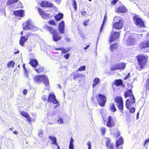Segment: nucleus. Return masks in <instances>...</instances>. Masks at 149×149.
<instances>
[{"instance_id":"f257e3e1","label":"nucleus","mask_w":149,"mask_h":149,"mask_svg":"<svg viewBox=\"0 0 149 149\" xmlns=\"http://www.w3.org/2000/svg\"><path fill=\"white\" fill-rule=\"evenodd\" d=\"M138 61L137 65L136 66V68L140 71L143 69L148 62V56L139 55L136 57Z\"/></svg>"},{"instance_id":"09e8293b","label":"nucleus","mask_w":149,"mask_h":149,"mask_svg":"<svg viewBox=\"0 0 149 149\" xmlns=\"http://www.w3.org/2000/svg\"><path fill=\"white\" fill-rule=\"evenodd\" d=\"M118 0H113L111 2V3L113 5H115L118 1Z\"/></svg>"},{"instance_id":"412c9836","label":"nucleus","mask_w":149,"mask_h":149,"mask_svg":"<svg viewBox=\"0 0 149 149\" xmlns=\"http://www.w3.org/2000/svg\"><path fill=\"white\" fill-rule=\"evenodd\" d=\"M30 35V34L28 33L26 35V37L24 36H22L21 37L19 41V43L21 46H24V43L27 41Z\"/></svg>"},{"instance_id":"393cba45","label":"nucleus","mask_w":149,"mask_h":149,"mask_svg":"<svg viewBox=\"0 0 149 149\" xmlns=\"http://www.w3.org/2000/svg\"><path fill=\"white\" fill-rule=\"evenodd\" d=\"M13 14L15 16L23 17L24 15V10H15L13 12Z\"/></svg>"},{"instance_id":"5fc2aeb1","label":"nucleus","mask_w":149,"mask_h":149,"mask_svg":"<svg viewBox=\"0 0 149 149\" xmlns=\"http://www.w3.org/2000/svg\"><path fill=\"white\" fill-rule=\"evenodd\" d=\"M104 24V22H102V23L101 25V27H100V32H101L102 31Z\"/></svg>"},{"instance_id":"58836bf2","label":"nucleus","mask_w":149,"mask_h":149,"mask_svg":"<svg viewBox=\"0 0 149 149\" xmlns=\"http://www.w3.org/2000/svg\"><path fill=\"white\" fill-rule=\"evenodd\" d=\"M19 0H8L7 2V4L10 5L14 4L18 1Z\"/></svg>"},{"instance_id":"2eb2a0df","label":"nucleus","mask_w":149,"mask_h":149,"mask_svg":"<svg viewBox=\"0 0 149 149\" xmlns=\"http://www.w3.org/2000/svg\"><path fill=\"white\" fill-rule=\"evenodd\" d=\"M139 48L141 50H144L149 47V40L141 42L139 45Z\"/></svg>"},{"instance_id":"37998d69","label":"nucleus","mask_w":149,"mask_h":149,"mask_svg":"<svg viewBox=\"0 0 149 149\" xmlns=\"http://www.w3.org/2000/svg\"><path fill=\"white\" fill-rule=\"evenodd\" d=\"M100 131L102 135H104L105 134L106 131L105 128L104 127H102L101 128Z\"/></svg>"},{"instance_id":"c756f323","label":"nucleus","mask_w":149,"mask_h":149,"mask_svg":"<svg viewBox=\"0 0 149 149\" xmlns=\"http://www.w3.org/2000/svg\"><path fill=\"white\" fill-rule=\"evenodd\" d=\"M63 14L61 13H58L54 17V18L56 21H58L63 18Z\"/></svg>"},{"instance_id":"cd10ccee","label":"nucleus","mask_w":149,"mask_h":149,"mask_svg":"<svg viewBox=\"0 0 149 149\" xmlns=\"http://www.w3.org/2000/svg\"><path fill=\"white\" fill-rule=\"evenodd\" d=\"M29 63L33 68H36L38 65V62L36 59H31Z\"/></svg>"},{"instance_id":"774afa93","label":"nucleus","mask_w":149,"mask_h":149,"mask_svg":"<svg viewBox=\"0 0 149 149\" xmlns=\"http://www.w3.org/2000/svg\"><path fill=\"white\" fill-rule=\"evenodd\" d=\"M139 113L138 112L136 114V119H138L139 118Z\"/></svg>"},{"instance_id":"0eeeda50","label":"nucleus","mask_w":149,"mask_h":149,"mask_svg":"<svg viewBox=\"0 0 149 149\" xmlns=\"http://www.w3.org/2000/svg\"><path fill=\"white\" fill-rule=\"evenodd\" d=\"M126 65V64L125 63L120 62L111 66L110 70L111 71H113L116 70L124 69L125 68Z\"/></svg>"},{"instance_id":"423d86ee","label":"nucleus","mask_w":149,"mask_h":149,"mask_svg":"<svg viewBox=\"0 0 149 149\" xmlns=\"http://www.w3.org/2000/svg\"><path fill=\"white\" fill-rule=\"evenodd\" d=\"M124 97L125 98L127 97L130 98V102L132 104H133L135 102V98L133 94L132 91V89H128L125 91L124 93Z\"/></svg>"},{"instance_id":"052dcab7","label":"nucleus","mask_w":149,"mask_h":149,"mask_svg":"<svg viewBox=\"0 0 149 149\" xmlns=\"http://www.w3.org/2000/svg\"><path fill=\"white\" fill-rule=\"evenodd\" d=\"M74 142V140L72 137L70 138V142L69 143L70 144H73V143Z\"/></svg>"},{"instance_id":"e433bc0d","label":"nucleus","mask_w":149,"mask_h":149,"mask_svg":"<svg viewBox=\"0 0 149 149\" xmlns=\"http://www.w3.org/2000/svg\"><path fill=\"white\" fill-rule=\"evenodd\" d=\"M15 64V62L14 61H11L8 63L7 66L8 68H13L14 67Z\"/></svg>"},{"instance_id":"4be33fe9","label":"nucleus","mask_w":149,"mask_h":149,"mask_svg":"<svg viewBox=\"0 0 149 149\" xmlns=\"http://www.w3.org/2000/svg\"><path fill=\"white\" fill-rule=\"evenodd\" d=\"M106 145L107 148L114 149V144L113 143H111V141L109 138H106Z\"/></svg>"},{"instance_id":"8fccbe9b","label":"nucleus","mask_w":149,"mask_h":149,"mask_svg":"<svg viewBox=\"0 0 149 149\" xmlns=\"http://www.w3.org/2000/svg\"><path fill=\"white\" fill-rule=\"evenodd\" d=\"M74 145L73 144H70L69 143V149H74Z\"/></svg>"},{"instance_id":"69168bd1","label":"nucleus","mask_w":149,"mask_h":149,"mask_svg":"<svg viewBox=\"0 0 149 149\" xmlns=\"http://www.w3.org/2000/svg\"><path fill=\"white\" fill-rule=\"evenodd\" d=\"M89 45H87L85 47H84V49H86L89 47Z\"/></svg>"},{"instance_id":"6ab92c4d","label":"nucleus","mask_w":149,"mask_h":149,"mask_svg":"<svg viewBox=\"0 0 149 149\" xmlns=\"http://www.w3.org/2000/svg\"><path fill=\"white\" fill-rule=\"evenodd\" d=\"M44 74L37 75L34 76L33 78L34 82L36 84H40L42 81L43 77Z\"/></svg>"},{"instance_id":"a18cd8bd","label":"nucleus","mask_w":149,"mask_h":149,"mask_svg":"<svg viewBox=\"0 0 149 149\" xmlns=\"http://www.w3.org/2000/svg\"><path fill=\"white\" fill-rule=\"evenodd\" d=\"M89 20V19L85 20L83 23V25L85 26H86L87 25V23L88 22Z\"/></svg>"},{"instance_id":"7ed1b4c3","label":"nucleus","mask_w":149,"mask_h":149,"mask_svg":"<svg viewBox=\"0 0 149 149\" xmlns=\"http://www.w3.org/2000/svg\"><path fill=\"white\" fill-rule=\"evenodd\" d=\"M22 26L23 29L25 30H32L33 31H36L38 30V28L34 26L32 24L31 21L30 20H28L24 22Z\"/></svg>"},{"instance_id":"bf43d9fd","label":"nucleus","mask_w":149,"mask_h":149,"mask_svg":"<svg viewBox=\"0 0 149 149\" xmlns=\"http://www.w3.org/2000/svg\"><path fill=\"white\" fill-rule=\"evenodd\" d=\"M130 76V73H128L127 75L125 77H124V79L125 80H126L127 79H128L129 78V77Z\"/></svg>"},{"instance_id":"3c124183","label":"nucleus","mask_w":149,"mask_h":149,"mask_svg":"<svg viewBox=\"0 0 149 149\" xmlns=\"http://www.w3.org/2000/svg\"><path fill=\"white\" fill-rule=\"evenodd\" d=\"M115 137L117 138L120 136V133L119 132H117L116 134H114Z\"/></svg>"},{"instance_id":"72a5a7b5","label":"nucleus","mask_w":149,"mask_h":149,"mask_svg":"<svg viewBox=\"0 0 149 149\" xmlns=\"http://www.w3.org/2000/svg\"><path fill=\"white\" fill-rule=\"evenodd\" d=\"M118 47L117 43H115L111 45L110 46V49L111 52H113L114 50L117 49Z\"/></svg>"},{"instance_id":"2f4dec72","label":"nucleus","mask_w":149,"mask_h":149,"mask_svg":"<svg viewBox=\"0 0 149 149\" xmlns=\"http://www.w3.org/2000/svg\"><path fill=\"white\" fill-rule=\"evenodd\" d=\"M83 75L80 73H73L72 77L74 80H76L77 79L80 78L83 76Z\"/></svg>"},{"instance_id":"1a4fd4ad","label":"nucleus","mask_w":149,"mask_h":149,"mask_svg":"<svg viewBox=\"0 0 149 149\" xmlns=\"http://www.w3.org/2000/svg\"><path fill=\"white\" fill-rule=\"evenodd\" d=\"M120 33L119 32H114L111 33L109 38V42H111L117 39H118L120 36Z\"/></svg>"},{"instance_id":"dca6fc26","label":"nucleus","mask_w":149,"mask_h":149,"mask_svg":"<svg viewBox=\"0 0 149 149\" xmlns=\"http://www.w3.org/2000/svg\"><path fill=\"white\" fill-rule=\"evenodd\" d=\"M123 142V140L122 137H120L119 139H117L115 143V146L116 148L117 149H123L122 146L120 147H119L122 145Z\"/></svg>"},{"instance_id":"a19ab883","label":"nucleus","mask_w":149,"mask_h":149,"mask_svg":"<svg viewBox=\"0 0 149 149\" xmlns=\"http://www.w3.org/2000/svg\"><path fill=\"white\" fill-rule=\"evenodd\" d=\"M70 50L69 49H66L64 47L62 48L61 50V53L63 54H65L69 52Z\"/></svg>"},{"instance_id":"49530a36","label":"nucleus","mask_w":149,"mask_h":149,"mask_svg":"<svg viewBox=\"0 0 149 149\" xmlns=\"http://www.w3.org/2000/svg\"><path fill=\"white\" fill-rule=\"evenodd\" d=\"M87 145L88 147V149H91V143L90 141H88Z\"/></svg>"},{"instance_id":"473e14b6","label":"nucleus","mask_w":149,"mask_h":149,"mask_svg":"<svg viewBox=\"0 0 149 149\" xmlns=\"http://www.w3.org/2000/svg\"><path fill=\"white\" fill-rule=\"evenodd\" d=\"M114 84L117 86H119L123 84V81L121 79L115 80L114 81Z\"/></svg>"},{"instance_id":"338daca9","label":"nucleus","mask_w":149,"mask_h":149,"mask_svg":"<svg viewBox=\"0 0 149 149\" xmlns=\"http://www.w3.org/2000/svg\"><path fill=\"white\" fill-rule=\"evenodd\" d=\"M23 67L24 70H26V68L25 67V64H23Z\"/></svg>"},{"instance_id":"39448f33","label":"nucleus","mask_w":149,"mask_h":149,"mask_svg":"<svg viewBox=\"0 0 149 149\" xmlns=\"http://www.w3.org/2000/svg\"><path fill=\"white\" fill-rule=\"evenodd\" d=\"M114 101L118 104L117 106L120 111H122L123 110L124 103L123 98L120 96L116 97L114 99Z\"/></svg>"},{"instance_id":"7c9ffc66","label":"nucleus","mask_w":149,"mask_h":149,"mask_svg":"<svg viewBox=\"0 0 149 149\" xmlns=\"http://www.w3.org/2000/svg\"><path fill=\"white\" fill-rule=\"evenodd\" d=\"M109 110L112 112H114L116 111V109L114 103H111L109 106Z\"/></svg>"},{"instance_id":"ea45409f","label":"nucleus","mask_w":149,"mask_h":149,"mask_svg":"<svg viewBox=\"0 0 149 149\" xmlns=\"http://www.w3.org/2000/svg\"><path fill=\"white\" fill-rule=\"evenodd\" d=\"M72 5L73 6L75 10L77 9V6L76 1L75 0H72L71 1Z\"/></svg>"},{"instance_id":"f704fd0d","label":"nucleus","mask_w":149,"mask_h":149,"mask_svg":"<svg viewBox=\"0 0 149 149\" xmlns=\"http://www.w3.org/2000/svg\"><path fill=\"white\" fill-rule=\"evenodd\" d=\"M34 70L38 73H40L43 72L44 68L42 67L39 66L37 68H34Z\"/></svg>"},{"instance_id":"6e6d98bb","label":"nucleus","mask_w":149,"mask_h":149,"mask_svg":"<svg viewBox=\"0 0 149 149\" xmlns=\"http://www.w3.org/2000/svg\"><path fill=\"white\" fill-rule=\"evenodd\" d=\"M27 90L26 89H25L23 91L22 93L25 95H26L27 93Z\"/></svg>"},{"instance_id":"5701e85b","label":"nucleus","mask_w":149,"mask_h":149,"mask_svg":"<svg viewBox=\"0 0 149 149\" xmlns=\"http://www.w3.org/2000/svg\"><path fill=\"white\" fill-rule=\"evenodd\" d=\"M65 23L63 20L59 23L58 26V30L60 33H64L65 31Z\"/></svg>"},{"instance_id":"b1692460","label":"nucleus","mask_w":149,"mask_h":149,"mask_svg":"<svg viewBox=\"0 0 149 149\" xmlns=\"http://www.w3.org/2000/svg\"><path fill=\"white\" fill-rule=\"evenodd\" d=\"M52 35L53 40L55 42H57L60 40L61 38V36L56 31Z\"/></svg>"},{"instance_id":"bb28decb","label":"nucleus","mask_w":149,"mask_h":149,"mask_svg":"<svg viewBox=\"0 0 149 149\" xmlns=\"http://www.w3.org/2000/svg\"><path fill=\"white\" fill-rule=\"evenodd\" d=\"M49 138L52 141V144H55L57 146V148L56 149H59V146L56 142V137L49 135Z\"/></svg>"},{"instance_id":"9d476101","label":"nucleus","mask_w":149,"mask_h":149,"mask_svg":"<svg viewBox=\"0 0 149 149\" xmlns=\"http://www.w3.org/2000/svg\"><path fill=\"white\" fill-rule=\"evenodd\" d=\"M20 114L23 117H24L26 119V121L29 124L32 123V122H35L34 119H32L31 117L27 113L24 111H22L20 113Z\"/></svg>"},{"instance_id":"c03bdc74","label":"nucleus","mask_w":149,"mask_h":149,"mask_svg":"<svg viewBox=\"0 0 149 149\" xmlns=\"http://www.w3.org/2000/svg\"><path fill=\"white\" fill-rule=\"evenodd\" d=\"M86 69V66L85 65H83L80 67L79 68L78 70L77 71H82Z\"/></svg>"},{"instance_id":"f3484780","label":"nucleus","mask_w":149,"mask_h":149,"mask_svg":"<svg viewBox=\"0 0 149 149\" xmlns=\"http://www.w3.org/2000/svg\"><path fill=\"white\" fill-rule=\"evenodd\" d=\"M123 21L121 19L119 20L118 22H116L113 25V27L118 30L121 29L123 26Z\"/></svg>"},{"instance_id":"c85d7f7f","label":"nucleus","mask_w":149,"mask_h":149,"mask_svg":"<svg viewBox=\"0 0 149 149\" xmlns=\"http://www.w3.org/2000/svg\"><path fill=\"white\" fill-rule=\"evenodd\" d=\"M42 82L46 86H48L49 85V82L47 77L44 74L43 77Z\"/></svg>"},{"instance_id":"f8f14e48","label":"nucleus","mask_w":149,"mask_h":149,"mask_svg":"<svg viewBox=\"0 0 149 149\" xmlns=\"http://www.w3.org/2000/svg\"><path fill=\"white\" fill-rule=\"evenodd\" d=\"M115 12L117 13H125L128 11V10L126 7L123 5L119 6L115 9Z\"/></svg>"},{"instance_id":"4d7b16f0","label":"nucleus","mask_w":149,"mask_h":149,"mask_svg":"<svg viewBox=\"0 0 149 149\" xmlns=\"http://www.w3.org/2000/svg\"><path fill=\"white\" fill-rule=\"evenodd\" d=\"M69 53H67L64 55V57L66 59H68L69 57Z\"/></svg>"},{"instance_id":"9b49d317","label":"nucleus","mask_w":149,"mask_h":149,"mask_svg":"<svg viewBox=\"0 0 149 149\" xmlns=\"http://www.w3.org/2000/svg\"><path fill=\"white\" fill-rule=\"evenodd\" d=\"M136 39L134 35H131L129 36L127 40V43L128 46L135 45Z\"/></svg>"},{"instance_id":"0e129e2a","label":"nucleus","mask_w":149,"mask_h":149,"mask_svg":"<svg viewBox=\"0 0 149 149\" xmlns=\"http://www.w3.org/2000/svg\"><path fill=\"white\" fill-rule=\"evenodd\" d=\"M106 19H107V15H105L104 16V19L103 21V22H104V23H105V20H106Z\"/></svg>"},{"instance_id":"4468645a","label":"nucleus","mask_w":149,"mask_h":149,"mask_svg":"<svg viewBox=\"0 0 149 149\" xmlns=\"http://www.w3.org/2000/svg\"><path fill=\"white\" fill-rule=\"evenodd\" d=\"M40 5L42 8H51L53 7L54 6L52 3L45 1H42L40 3Z\"/></svg>"},{"instance_id":"de8ad7c7","label":"nucleus","mask_w":149,"mask_h":149,"mask_svg":"<svg viewBox=\"0 0 149 149\" xmlns=\"http://www.w3.org/2000/svg\"><path fill=\"white\" fill-rule=\"evenodd\" d=\"M149 142V138L147 139H146L143 145L144 146H145L146 145V144Z\"/></svg>"},{"instance_id":"f03ea898","label":"nucleus","mask_w":149,"mask_h":149,"mask_svg":"<svg viewBox=\"0 0 149 149\" xmlns=\"http://www.w3.org/2000/svg\"><path fill=\"white\" fill-rule=\"evenodd\" d=\"M133 20L134 24L137 27L144 28L146 27L144 21L139 17L138 15H135L133 17Z\"/></svg>"},{"instance_id":"13d9d810","label":"nucleus","mask_w":149,"mask_h":149,"mask_svg":"<svg viewBox=\"0 0 149 149\" xmlns=\"http://www.w3.org/2000/svg\"><path fill=\"white\" fill-rule=\"evenodd\" d=\"M43 132L42 130H41L39 132L38 134V135L39 136H41L43 134Z\"/></svg>"},{"instance_id":"603ef678","label":"nucleus","mask_w":149,"mask_h":149,"mask_svg":"<svg viewBox=\"0 0 149 149\" xmlns=\"http://www.w3.org/2000/svg\"><path fill=\"white\" fill-rule=\"evenodd\" d=\"M57 121L61 124L63 123V119L61 118H59V119L57 120Z\"/></svg>"},{"instance_id":"e2e57ef3","label":"nucleus","mask_w":149,"mask_h":149,"mask_svg":"<svg viewBox=\"0 0 149 149\" xmlns=\"http://www.w3.org/2000/svg\"><path fill=\"white\" fill-rule=\"evenodd\" d=\"M61 47L60 48H55L54 49L56 50H61Z\"/></svg>"},{"instance_id":"4c0bfd02","label":"nucleus","mask_w":149,"mask_h":149,"mask_svg":"<svg viewBox=\"0 0 149 149\" xmlns=\"http://www.w3.org/2000/svg\"><path fill=\"white\" fill-rule=\"evenodd\" d=\"M145 90L146 92H148L149 90V78H148L146 81Z\"/></svg>"},{"instance_id":"864d4df0","label":"nucleus","mask_w":149,"mask_h":149,"mask_svg":"<svg viewBox=\"0 0 149 149\" xmlns=\"http://www.w3.org/2000/svg\"><path fill=\"white\" fill-rule=\"evenodd\" d=\"M42 99L43 101H45L47 100V97L45 95H44L42 96Z\"/></svg>"},{"instance_id":"6e6552de","label":"nucleus","mask_w":149,"mask_h":149,"mask_svg":"<svg viewBox=\"0 0 149 149\" xmlns=\"http://www.w3.org/2000/svg\"><path fill=\"white\" fill-rule=\"evenodd\" d=\"M47 100L48 102H52L54 104L59 103V102L56 99V96L54 93L49 94Z\"/></svg>"},{"instance_id":"79ce46f5","label":"nucleus","mask_w":149,"mask_h":149,"mask_svg":"<svg viewBox=\"0 0 149 149\" xmlns=\"http://www.w3.org/2000/svg\"><path fill=\"white\" fill-rule=\"evenodd\" d=\"M48 24L50 25H52L53 26H56V23L54 19L49 20L48 22Z\"/></svg>"},{"instance_id":"a211bd4d","label":"nucleus","mask_w":149,"mask_h":149,"mask_svg":"<svg viewBox=\"0 0 149 149\" xmlns=\"http://www.w3.org/2000/svg\"><path fill=\"white\" fill-rule=\"evenodd\" d=\"M115 123L112 117L111 116H109L107 119L106 126L109 127H111L114 126Z\"/></svg>"},{"instance_id":"ddd939ff","label":"nucleus","mask_w":149,"mask_h":149,"mask_svg":"<svg viewBox=\"0 0 149 149\" xmlns=\"http://www.w3.org/2000/svg\"><path fill=\"white\" fill-rule=\"evenodd\" d=\"M37 10L39 14L42 18L47 19L50 17L49 14L46 13L42 9L38 8Z\"/></svg>"},{"instance_id":"680f3d73","label":"nucleus","mask_w":149,"mask_h":149,"mask_svg":"<svg viewBox=\"0 0 149 149\" xmlns=\"http://www.w3.org/2000/svg\"><path fill=\"white\" fill-rule=\"evenodd\" d=\"M86 12L84 11H82L81 12V14L82 15H85L86 14Z\"/></svg>"},{"instance_id":"a878e982","label":"nucleus","mask_w":149,"mask_h":149,"mask_svg":"<svg viewBox=\"0 0 149 149\" xmlns=\"http://www.w3.org/2000/svg\"><path fill=\"white\" fill-rule=\"evenodd\" d=\"M44 28L46 30L49 32V33L52 35L57 31L54 28L50 26L47 25H46L45 26Z\"/></svg>"},{"instance_id":"aec40b11","label":"nucleus","mask_w":149,"mask_h":149,"mask_svg":"<svg viewBox=\"0 0 149 149\" xmlns=\"http://www.w3.org/2000/svg\"><path fill=\"white\" fill-rule=\"evenodd\" d=\"M132 104L129 99H127L126 100L125 102V106L127 109H129V111L131 113H134L135 110V109L134 107L130 108V107Z\"/></svg>"},{"instance_id":"c9c22d12","label":"nucleus","mask_w":149,"mask_h":149,"mask_svg":"<svg viewBox=\"0 0 149 149\" xmlns=\"http://www.w3.org/2000/svg\"><path fill=\"white\" fill-rule=\"evenodd\" d=\"M100 81V80L99 78L97 77L95 78L93 81V88H94L99 83Z\"/></svg>"},{"instance_id":"20e7f679","label":"nucleus","mask_w":149,"mask_h":149,"mask_svg":"<svg viewBox=\"0 0 149 149\" xmlns=\"http://www.w3.org/2000/svg\"><path fill=\"white\" fill-rule=\"evenodd\" d=\"M96 99L98 104L102 107H104L107 102V99L106 96L101 94L98 95L96 97Z\"/></svg>"}]
</instances>
